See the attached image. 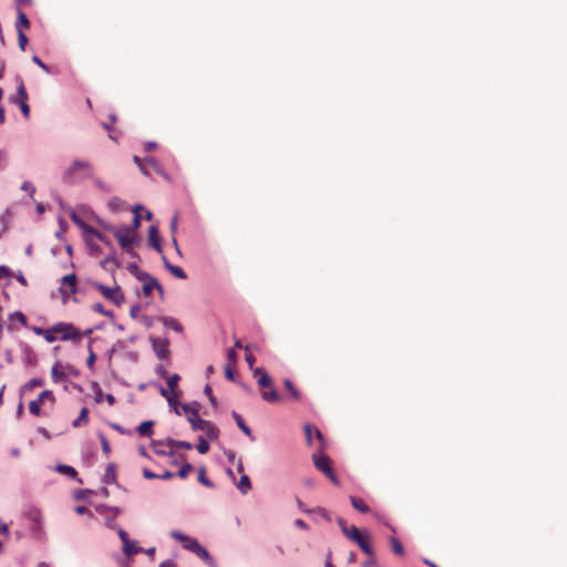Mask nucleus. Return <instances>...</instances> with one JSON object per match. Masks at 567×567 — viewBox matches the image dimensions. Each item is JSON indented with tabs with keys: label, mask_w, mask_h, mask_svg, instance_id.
<instances>
[{
	"label": "nucleus",
	"mask_w": 567,
	"mask_h": 567,
	"mask_svg": "<svg viewBox=\"0 0 567 567\" xmlns=\"http://www.w3.org/2000/svg\"><path fill=\"white\" fill-rule=\"evenodd\" d=\"M171 536L174 539L178 540L185 549L190 550L192 553L197 555L206 564H213V559L209 553L204 547H202L200 544L195 538L187 536L178 530L171 532Z\"/></svg>",
	"instance_id": "20e7f679"
},
{
	"label": "nucleus",
	"mask_w": 567,
	"mask_h": 567,
	"mask_svg": "<svg viewBox=\"0 0 567 567\" xmlns=\"http://www.w3.org/2000/svg\"><path fill=\"white\" fill-rule=\"evenodd\" d=\"M10 319L12 321L17 320L20 324H22L23 327H28V320H27V317L20 312V311H16L13 312L11 316H10Z\"/></svg>",
	"instance_id": "79ce46f5"
},
{
	"label": "nucleus",
	"mask_w": 567,
	"mask_h": 567,
	"mask_svg": "<svg viewBox=\"0 0 567 567\" xmlns=\"http://www.w3.org/2000/svg\"><path fill=\"white\" fill-rule=\"evenodd\" d=\"M71 220L83 231L85 240L89 241L90 234L93 233V227L86 224L76 213L72 212L70 215Z\"/></svg>",
	"instance_id": "dca6fc26"
},
{
	"label": "nucleus",
	"mask_w": 567,
	"mask_h": 567,
	"mask_svg": "<svg viewBox=\"0 0 567 567\" xmlns=\"http://www.w3.org/2000/svg\"><path fill=\"white\" fill-rule=\"evenodd\" d=\"M390 543H391L392 551H393L395 555L403 556V554H404V549H403L402 544L399 542V539H398V538H395V537H392V538L390 539Z\"/></svg>",
	"instance_id": "e433bc0d"
},
{
	"label": "nucleus",
	"mask_w": 567,
	"mask_h": 567,
	"mask_svg": "<svg viewBox=\"0 0 567 567\" xmlns=\"http://www.w3.org/2000/svg\"><path fill=\"white\" fill-rule=\"evenodd\" d=\"M159 567H177V566H176V564L173 560L167 559V560L163 561L159 565Z\"/></svg>",
	"instance_id": "774afa93"
},
{
	"label": "nucleus",
	"mask_w": 567,
	"mask_h": 567,
	"mask_svg": "<svg viewBox=\"0 0 567 567\" xmlns=\"http://www.w3.org/2000/svg\"><path fill=\"white\" fill-rule=\"evenodd\" d=\"M18 43H19V48L22 51H24L25 50V45L28 43V38L24 34V32H18Z\"/></svg>",
	"instance_id": "8fccbe9b"
},
{
	"label": "nucleus",
	"mask_w": 567,
	"mask_h": 567,
	"mask_svg": "<svg viewBox=\"0 0 567 567\" xmlns=\"http://www.w3.org/2000/svg\"><path fill=\"white\" fill-rule=\"evenodd\" d=\"M154 289H156L158 291L161 298L164 297V289L158 284V281L154 277L146 276L144 284H143L144 296L150 297Z\"/></svg>",
	"instance_id": "ddd939ff"
},
{
	"label": "nucleus",
	"mask_w": 567,
	"mask_h": 567,
	"mask_svg": "<svg viewBox=\"0 0 567 567\" xmlns=\"http://www.w3.org/2000/svg\"><path fill=\"white\" fill-rule=\"evenodd\" d=\"M162 322L166 328H171L176 332L183 331V326L178 322L177 319L173 317H164L162 318Z\"/></svg>",
	"instance_id": "cd10ccee"
},
{
	"label": "nucleus",
	"mask_w": 567,
	"mask_h": 567,
	"mask_svg": "<svg viewBox=\"0 0 567 567\" xmlns=\"http://www.w3.org/2000/svg\"><path fill=\"white\" fill-rule=\"evenodd\" d=\"M143 476L146 478V480H154V478H157V474L153 473L151 470L148 468H143Z\"/></svg>",
	"instance_id": "052dcab7"
},
{
	"label": "nucleus",
	"mask_w": 567,
	"mask_h": 567,
	"mask_svg": "<svg viewBox=\"0 0 567 567\" xmlns=\"http://www.w3.org/2000/svg\"><path fill=\"white\" fill-rule=\"evenodd\" d=\"M138 207H136L134 209V218H133V225L130 226L131 228H133V231L135 233V230L140 227L141 225V215L137 210Z\"/></svg>",
	"instance_id": "09e8293b"
},
{
	"label": "nucleus",
	"mask_w": 567,
	"mask_h": 567,
	"mask_svg": "<svg viewBox=\"0 0 567 567\" xmlns=\"http://www.w3.org/2000/svg\"><path fill=\"white\" fill-rule=\"evenodd\" d=\"M351 505L360 513H369L370 507L367 505V503L357 496H350Z\"/></svg>",
	"instance_id": "a878e982"
},
{
	"label": "nucleus",
	"mask_w": 567,
	"mask_h": 567,
	"mask_svg": "<svg viewBox=\"0 0 567 567\" xmlns=\"http://www.w3.org/2000/svg\"><path fill=\"white\" fill-rule=\"evenodd\" d=\"M116 482V466L115 464L111 463L106 466L105 474H104V483L110 485L114 484Z\"/></svg>",
	"instance_id": "393cba45"
},
{
	"label": "nucleus",
	"mask_w": 567,
	"mask_h": 567,
	"mask_svg": "<svg viewBox=\"0 0 567 567\" xmlns=\"http://www.w3.org/2000/svg\"><path fill=\"white\" fill-rule=\"evenodd\" d=\"M92 287L99 291L106 300L116 306H121L124 302V295L118 286L111 288L100 282H93Z\"/></svg>",
	"instance_id": "6e6552de"
},
{
	"label": "nucleus",
	"mask_w": 567,
	"mask_h": 567,
	"mask_svg": "<svg viewBox=\"0 0 567 567\" xmlns=\"http://www.w3.org/2000/svg\"><path fill=\"white\" fill-rule=\"evenodd\" d=\"M16 82H17V93L12 96L9 97V101L12 103V104H21L22 102H25L28 101L29 96H28V92H27V89H25V85H24V82H23V79L21 76H17L16 78Z\"/></svg>",
	"instance_id": "9b49d317"
},
{
	"label": "nucleus",
	"mask_w": 567,
	"mask_h": 567,
	"mask_svg": "<svg viewBox=\"0 0 567 567\" xmlns=\"http://www.w3.org/2000/svg\"><path fill=\"white\" fill-rule=\"evenodd\" d=\"M11 275V270L6 266H0V279L8 278Z\"/></svg>",
	"instance_id": "bf43d9fd"
},
{
	"label": "nucleus",
	"mask_w": 567,
	"mask_h": 567,
	"mask_svg": "<svg viewBox=\"0 0 567 567\" xmlns=\"http://www.w3.org/2000/svg\"><path fill=\"white\" fill-rule=\"evenodd\" d=\"M167 402L169 403V405H173L175 408V411L177 414H179L176 405H177V400H178V395L177 396H174V394H169V396H167Z\"/></svg>",
	"instance_id": "6e6d98bb"
},
{
	"label": "nucleus",
	"mask_w": 567,
	"mask_h": 567,
	"mask_svg": "<svg viewBox=\"0 0 567 567\" xmlns=\"http://www.w3.org/2000/svg\"><path fill=\"white\" fill-rule=\"evenodd\" d=\"M93 174L92 164L87 161H74L64 172L63 181L68 184L78 183L84 178H91Z\"/></svg>",
	"instance_id": "7ed1b4c3"
},
{
	"label": "nucleus",
	"mask_w": 567,
	"mask_h": 567,
	"mask_svg": "<svg viewBox=\"0 0 567 567\" xmlns=\"http://www.w3.org/2000/svg\"><path fill=\"white\" fill-rule=\"evenodd\" d=\"M234 420L236 421L238 427L247 435L249 436L251 440H252V432L251 430L246 425V423L244 422L243 417L240 414H238L237 412H233L231 413Z\"/></svg>",
	"instance_id": "c85d7f7f"
},
{
	"label": "nucleus",
	"mask_w": 567,
	"mask_h": 567,
	"mask_svg": "<svg viewBox=\"0 0 567 567\" xmlns=\"http://www.w3.org/2000/svg\"><path fill=\"white\" fill-rule=\"evenodd\" d=\"M29 28H30V22H29L27 14L23 11L19 10L18 19L16 22L17 32H24V30H27Z\"/></svg>",
	"instance_id": "4be33fe9"
},
{
	"label": "nucleus",
	"mask_w": 567,
	"mask_h": 567,
	"mask_svg": "<svg viewBox=\"0 0 567 567\" xmlns=\"http://www.w3.org/2000/svg\"><path fill=\"white\" fill-rule=\"evenodd\" d=\"M204 392H205V394L207 395V398H208V400H209L210 404H212L213 406H215V408H216V406H217V400H216V398H215V396H214V394H213V390H212L210 385H208V384H207V385L204 388Z\"/></svg>",
	"instance_id": "de8ad7c7"
},
{
	"label": "nucleus",
	"mask_w": 567,
	"mask_h": 567,
	"mask_svg": "<svg viewBox=\"0 0 567 567\" xmlns=\"http://www.w3.org/2000/svg\"><path fill=\"white\" fill-rule=\"evenodd\" d=\"M37 336H42L47 342L52 343L56 340L80 342L82 336L79 329L70 322H58L50 328L40 327L30 328Z\"/></svg>",
	"instance_id": "f257e3e1"
},
{
	"label": "nucleus",
	"mask_w": 567,
	"mask_h": 567,
	"mask_svg": "<svg viewBox=\"0 0 567 567\" xmlns=\"http://www.w3.org/2000/svg\"><path fill=\"white\" fill-rule=\"evenodd\" d=\"M226 357H227V361H228L227 364L235 365L237 363L238 354L235 349H228Z\"/></svg>",
	"instance_id": "49530a36"
},
{
	"label": "nucleus",
	"mask_w": 567,
	"mask_h": 567,
	"mask_svg": "<svg viewBox=\"0 0 567 567\" xmlns=\"http://www.w3.org/2000/svg\"><path fill=\"white\" fill-rule=\"evenodd\" d=\"M118 537L121 538L122 543H123V553L131 557L133 555H136L137 554V550H130V539H128V534L124 530V529H120L118 530Z\"/></svg>",
	"instance_id": "aec40b11"
},
{
	"label": "nucleus",
	"mask_w": 567,
	"mask_h": 567,
	"mask_svg": "<svg viewBox=\"0 0 567 567\" xmlns=\"http://www.w3.org/2000/svg\"><path fill=\"white\" fill-rule=\"evenodd\" d=\"M92 237L99 239L106 246L112 247L111 240L105 235H103L102 233L96 230L95 228L93 229V233L90 234V238H92Z\"/></svg>",
	"instance_id": "58836bf2"
},
{
	"label": "nucleus",
	"mask_w": 567,
	"mask_h": 567,
	"mask_svg": "<svg viewBox=\"0 0 567 567\" xmlns=\"http://www.w3.org/2000/svg\"><path fill=\"white\" fill-rule=\"evenodd\" d=\"M254 374L256 377H258L257 383L262 389L261 398L266 402H270V403L278 402L280 396H279L278 392L274 389L272 379L268 375V373L261 368H256L254 370Z\"/></svg>",
	"instance_id": "39448f33"
},
{
	"label": "nucleus",
	"mask_w": 567,
	"mask_h": 567,
	"mask_svg": "<svg viewBox=\"0 0 567 567\" xmlns=\"http://www.w3.org/2000/svg\"><path fill=\"white\" fill-rule=\"evenodd\" d=\"M163 260L165 262V266L166 268L169 270V272L172 275H174L176 278L178 279H186L187 278V275L186 272L184 271V269L179 266H174L172 264H169L165 257H163Z\"/></svg>",
	"instance_id": "b1692460"
},
{
	"label": "nucleus",
	"mask_w": 567,
	"mask_h": 567,
	"mask_svg": "<svg viewBox=\"0 0 567 567\" xmlns=\"http://www.w3.org/2000/svg\"><path fill=\"white\" fill-rule=\"evenodd\" d=\"M153 422L144 421L137 426V432L142 436H151L153 434Z\"/></svg>",
	"instance_id": "c756f323"
},
{
	"label": "nucleus",
	"mask_w": 567,
	"mask_h": 567,
	"mask_svg": "<svg viewBox=\"0 0 567 567\" xmlns=\"http://www.w3.org/2000/svg\"><path fill=\"white\" fill-rule=\"evenodd\" d=\"M176 447H181V449H186V450H192L193 449V444L189 443V442H186V441H178L176 443Z\"/></svg>",
	"instance_id": "69168bd1"
},
{
	"label": "nucleus",
	"mask_w": 567,
	"mask_h": 567,
	"mask_svg": "<svg viewBox=\"0 0 567 567\" xmlns=\"http://www.w3.org/2000/svg\"><path fill=\"white\" fill-rule=\"evenodd\" d=\"M106 228L112 229L115 238L117 239V241L124 250L128 251L132 249L135 238V233L133 231V228L126 226L117 228Z\"/></svg>",
	"instance_id": "1a4fd4ad"
},
{
	"label": "nucleus",
	"mask_w": 567,
	"mask_h": 567,
	"mask_svg": "<svg viewBox=\"0 0 567 567\" xmlns=\"http://www.w3.org/2000/svg\"><path fill=\"white\" fill-rule=\"evenodd\" d=\"M353 543H355L367 556H373V547L368 533H362Z\"/></svg>",
	"instance_id": "2eb2a0df"
},
{
	"label": "nucleus",
	"mask_w": 567,
	"mask_h": 567,
	"mask_svg": "<svg viewBox=\"0 0 567 567\" xmlns=\"http://www.w3.org/2000/svg\"><path fill=\"white\" fill-rule=\"evenodd\" d=\"M95 360H96V355H95V353H94L92 350H90V355H89V358H87V360H86V364H87V367H89L90 369H92V368H93Z\"/></svg>",
	"instance_id": "680f3d73"
},
{
	"label": "nucleus",
	"mask_w": 567,
	"mask_h": 567,
	"mask_svg": "<svg viewBox=\"0 0 567 567\" xmlns=\"http://www.w3.org/2000/svg\"><path fill=\"white\" fill-rule=\"evenodd\" d=\"M51 378L54 383L62 382L66 379L64 368L61 362H55L51 369Z\"/></svg>",
	"instance_id": "f3484780"
},
{
	"label": "nucleus",
	"mask_w": 567,
	"mask_h": 567,
	"mask_svg": "<svg viewBox=\"0 0 567 567\" xmlns=\"http://www.w3.org/2000/svg\"><path fill=\"white\" fill-rule=\"evenodd\" d=\"M42 385H44V380L42 378H32L21 388L20 392L23 394Z\"/></svg>",
	"instance_id": "5701e85b"
},
{
	"label": "nucleus",
	"mask_w": 567,
	"mask_h": 567,
	"mask_svg": "<svg viewBox=\"0 0 567 567\" xmlns=\"http://www.w3.org/2000/svg\"><path fill=\"white\" fill-rule=\"evenodd\" d=\"M225 378L229 381H234L235 380V374H234V370H233V365L230 364H226L225 365Z\"/></svg>",
	"instance_id": "603ef678"
},
{
	"label": "nucleus",
	"mask_w": 567,
	"mask_h": 567,
	"mask_svg": "<svg viewBox=\"0 0 567 567\" xmlns=\"http://www.w3.org/2000/svg\"><path fill=\"white\" fill-rule=\"evenodd\" d=\"M148 244L157 251H162L159 233L156 226H151L148 229Z\"/></svg>",
	"instance_id": "a211bd4d"
},
{
	"label": "nucleus",
	"mask_w": 567,
	"mask_h": 567,
	"mask_svg": "<svg viewBox=\"0 0 567 567\" xmlns=\"http://www.w3.org/2000/svg\"><path fill=\"white\" fill-rule=\"evenodd\" d=\"M134 162L137 164L140 169L145 174L150 175L151 171H154L158 174H163L162 167L154 157H146L144 159L134 156Z\"/></svg>",
	"instance_id": "9d476101"
},
{
	"label": "nucleus",
	"mask_w": 567,
	"mask_h": 567,
	"mask_svg": "<svg viewBox=\"0 0 567 567\" xmlns=\"http://www.w3.org/2000/svg\"><path fill=\"white\" fill-rule=\"evenodd\" d=\"M198 482L202 483L203 485L207 486V487H213V483L212 481H209L206 476V470L205 467H202L199 471H198Z\"/></svg>",
	"instance_id": "37998d69"
},
{
	"label": "nucleus",
	"mask_w": 567,
	"mask_h": 567,
	"mask_svg": "<svg viewBox=\"0 0 567 567\" xmlns=\"http://www.w3.org/2000/svg\"><path fill=\"white\" fill-rule=\"evenodd\" d=\"M315 436H316V441H317V443H315V445H313L317 449L316 452H324L326 441H324L323 434L321 433V431L319 429H315Z\"/></svg>",
	"instance_id": "473e14b6"
},
{
	"label": "nucleus",
	"mask_w": 567,
	"mask_h": 567,
	"mask_svg": "<svg viewBox=\"0 0 567 567\" xmlns=\"http://www.w3.org/2000/svg\"><path fill=\"white\" fill-rule=\"evenodd\" d=\"M32 61H33L37 65H39L43 71H45L47 73H49V72H50L49 66H48V65H47V64H45V63H44V62H43L39 56L34 55V56L32 58Z\"/></svg>",
	"instance_id": "5fc2aeb1"
},
{
	"label": "nucleus",
	"mask_w": 567,
	"mask_h": 567,
	"mask_svg": "<svg viewBox=\"0 0 567 567\" xmlns=\"http://www.w3.org/2000/svg\"><path fill=\"white\" fill-rule=\"evenodd\" d=\"M193 471H194L193 465H192V464H189V463H186V464H184V465L181 467V470L178 471L177 475H178L182 480H184V478H186V477L189 475V473H192Z\"/></svg>",
	"instance_id": "c03bdc74"
},
{
	"label": "nucleus",
	"mask_w": 567,
	"mask_h": 567,
	"mask_svg": "<svg viewBox=\"0 0 567 567\" xmlns=\"http://www.w3.org/2000/svg\"><path fill=\"white\" fill-rule=\"evenodd\" d=\"M237 487L243 494H246L248 491L251 489V482H250V478L248 477V475L243 474L240 476Z\"/></svg>",
	"instance_id": "2f4dec72"
},
{
	"label": "nucleus",
	"mask_w": 567,
	"mask_h": 567,
	"mask_svg": "<svg viewBox=\"0 0 567 567\" xmlns=\"http://www.w3.org/2000/svg\"><path fill=\"white\" fill-rule=\"evenodd\" d=\"M377 560L373 556H368V559L362 564V567H375Z\"/></svg>",
	"instance_id": "4d7b16f0"
},
{
	"label": "nucleus",
	"mask_w": 567,
	"mask_h": 567,
	"mask_svg": "<svg viewBox=\"0 0 567 567\" xmlns=\"http://www.w3.org/2000/svg\"><path fill=\"white\" fill-rule=\"evenodd\" d=\"M21 189H22V190H25V192H29V193H30V195H32V194L34 193V190H35V189H34V187L32 186V184H31V183H29V182H24V183L22 184V186H21Z\"/></svg>",
	"instance_id": "0e129e2a"
},
{
	"label": "nucleus",
	"mask_w": 567,
	"mask_h": 567,
	"mask_svg": "<svg viewBox=\"0 0 567 567\" xmlns=\"http://www.w3.org/2000/svg\"><path fill=\"white\" fill-rule=\"evenodd\" d=\"M151 341H152L153 349L159 359H165L168 357L169 350H168V341L166 339L152 338Z\"/></svg>",
	"instance_id": "4468645a"
},
{
	"label": "nucleus",
	"mask_w": 567,
	"mask_h": 567,
	"mask_svg": "<svg viewBox=\"0 0 567 567\" xmlns=\"http://www.w3.org/2000/svg\"><path fill=\"white\" fill-rule=\"evenodd\" d=\"M177 224H178V215L175 214L171 220V225H169V228H171V231L174 234L177 229Z\"/></svg>",
	"instance_id": "e2e57ef3"
},
{
	"label": "nucleus",
	"mask_w": 567,
	"mask_h": 567,
	"mask_svg": "<svg viewBox=\"0 0 567 567\" xmlns=\"http://www.w3.org/2000/svg\"><path fill=\"white\" fill-rule=\"evenodd\" d=\"M312 461L318 471L327 475L332 484L339 486L340 482L331 466V458L324 454V452H316L312 455Z\"/></svg>",
	"instance_id": "0eeeda50"
},
{
	"label": "nucleus",
	"mask_w": 567,
	"mask_h": 567,
	"mask_svg": "<svg viewBox=\"0 0 567 567\" xmlns=\"http://www.w3.org/2000/svg\"><path fill=\"white\" fill-rule=\"evenodd\" d=\"M78 290V277L74 274L65 275L61 279V292L75 293Z\"/></svg>",
	"instance_id": "f8f14e48"
},
{
	"label": "nucleus",
	"mask_w": 567,
	"mask_h": 567,
	"mask_svg": "<svg viewBox=\"0 0 567 567\" xmlns=\"http://www.w3.org/2000/svg\"><path fill=\"white\" fill-rule=\"evenodd\" d=\"M179 380H181V377L176 373L167 378L168 389L171 390L172 394H174V396H177L176 388H177Z\"/></svg>",
	"instance_id": "f704fd0d"
},
{
	"label": "nucleus",
	"mask_w": 567,
	"mask_h": 567,
	"mask_svg": "<svg viewBox=\"0 0 567 567\" xmlns=\"http://www.w3.org/2000/svg\"><path fill=\"white\" fill-rule=\"evenodd\" d=\"M18 105H19V107H20V110H21V112H22L23 116H24L25 118H29V117H30V106H29V104H28V101L22 102L21 104H18Z\"/></svg>",
	"instance_id": "864d4df0"
},
{
	"label": "nucleus",
	"mask_w": 567,
	"mask_h": 567,
	"mask_svg": "<svg viewBox=\"0 0 567 567\" xmlns=\"http://www.w3.org/2000/svg\"><path fill=\"white\" fill-rule=\"evenodd\" d=\"M245 360H246L248 367L250 368V370L254 371L256 369V368H254L255 357L247 352L245 355Z\"/></svg>",
	"instance_id": "13d9d810"
},
{
	"label": "nucleus",
	"mask_w": 567,
	"mask_h": 567,
	"mask_svg": "<svg viewBox=\"0 0 567 567\" xmlns=\"http://www.w3.org/2000/svg\"><path fill=\"white\" fill-rule=\"evenodd\" d=\"M100 437H101V445H102V450H103V452H104L105 456H106V457H109L110 452H111L110 444H109V442H107L106 437H105L103 434H101V436H100Z\"/></svg>",
	"instance_id": "3c124183"
},
{
	"label": "nucleus",
	"mask_w": 567,
	"mask_h": 567,
	"mask_svg": "<svg viewBox=\"0 0 567 567\" xmlns=\"http://www.w3.org/2000/svg\"><path fill=\"white\" fill-rule=\"evenodd\" d=\"M315 429L316 427H313L310 424H305V426H303V431H305V434H306V440H307L308 445H310V446L315 445L313 436H312L315 434Z\"/></svg>",
	"instance_id": "4c0bfd02"
},
{
	"label": "nucleus",
	"mask_w": 567,
	"mask_h": 567,
	"mask_svg": "<svg viewBox=\"0 0 567 567\" xmlns=\"http://www.w3.org/2000/svg\"><path fill=\"white\" fill-rule=\"evenodd\" d=\"M37 401L41 405L49 403L51 406H53L55 404V396L51 390H44L38 395Z\"/></svg>",
	"instance_id": "412c9836"
},
{
	"label": "nucleus",
	"mask_w": 567,
	"mask_h": 567,
	"mask_svg": "<svg viewBox=\"0 0 567 567\" xmlns=\"http://www.w3.org/2000/svg\"><path fill=\"white\" fill-rule=\"evenodd\" d=\"M29 411L32 415L40 416L41 415V404H39L37 400L30 401Z\"/></svg>",
	"instance_id": "a18cd8bd"
},
{
	"label": "nucleus",
	"mask_w": 567,
	"mask_h": 567,
	"mask_svg": "<svg viewBox=\"0 0 567 567\" xmlns=\"http://www.w3.org/2000/svg\"><path fill=\"white\" fill-rule=\"evenodd\" d=\"M196 449L198 453L206 454L209 451V443L203 436H199Z\"/></svg>",
	"instance_id": "ea45409f"
},
{
	"label": "nucleus",
	"mask_w": 567,
	"mask_h": 567,
	"mask_svg": "<svg viewBox=\"0 0 567 567\" xmlns=\"http://www.w3.org/2000/svg\"><path fill=\"white\" fill-rule=\"evenodd\" d=\"M56 471L61 474H65V475L72 477V478H75L78 475V472L75 471V468L70 465H62V464L58 465Z\"/></svg>",
	"instance_id": "c9c22d12"
},
{
	"label": "nucleus",
	"mask_w": 567,
	"mask_h": 567,
	"mask_svg": "<svg viewBox=\"0 0 567 567\" xmlns=\"http://www.w3.org/2000/svg\"><path fill=\"white\" fill-rule=\"evenodd\" d=\"M103 400H105L109 403V405H114L115 403V398L113 394H104L102 389L97 384H95L94 401L96 403H101L103 402Z\"/></svg>",
	"instance_id": "6ab92c4d"
},
{
	"label": "nucleus",
	"mask_w": 567,
	"mask_h": 567,
	"mask_svg": "<svg viewBox=\"0 0 567 567\" xmlns=\"http://www.w3.org/2000/svg\"><path fill=\"white\" fill-rule=\"evenodd\" d=\"M362 533L358 527L354 525L350 527H343V535L350 539L351 542H354Z\"/></svg>",
	"instance_id": "7c9ffc66"
},
{
	"label": "nucleus",
	"mask_w": 567,
	"mask_h": 567,
	"mask_svg": "<svg viewBox=\"0 0 567 567\" xmlns=\"http://www.w3.org/2000/svg\"><path fill=\"white\" fill-rule=\"evenodd\" d=\"M284 385L287 389V391L290 393L291 398L296 401L300 400V392L296 386L292 384V382L289 379H286L284 381Z\"/></svg>",
	"instance_id": "72a5a7b5"
},
{
	"label": "nucleus",
	"mask_w": 567,
	"mask_h": 567,
	"mask_svg": "<svg viewBox=\"0 0 567 567\" xmlns=\"http://www.w3.org/2000/svg\"><path fill=\"white\" fill-rule=\"evenodd\" d=\"M87 423H89V409L84 406L81 409L78 419H75L73 421L72 425L74 427H80V426L86 425Z\"/></svg>",
	"instance_id": "bb28decb"
},
{
	"label": "nucleus",
	"mask_w": 567,
	"mask_h": 567,
	"mask_svg": "<svg viewBox=\"0 0 567 567\" xmlns=\"http://www.w3.org/2000/svg\"><path fill=\"white\" fill-rule=\"evenodd\" d=\"M254 374L256 377H258L257 383L262 389L261 398L266 402H270V403L278 402L280 396H279L278 392L274 389L272 379L268 375V373L261 368H256L254 370Z\"/></svg>",
	"instance_id": "423d86ee"
},
{
	"label": "nucleus",
	"mask_w": 567,
	"mask_h": 567,
	"mask_svg": "<svg viewBox=\"0 0 567 567\" xmlns=\"http://www.w3.org/2000/svg\"><path fill=\"white\" fill-rule=\"evenodd\" d=\"M174 476V474L169 471H165L162 475H158L157 478L159 480H171Z\"/></svg>",
	"instance_id": "338daca9"
},
{
	"label": "nucleus",
	"mask_w": 567,
	"mask_h": 567,
	"mask_svg": "<svg viewBox=\"0 0 567 567\" xmlns=\"http://www.w3.org/2000/svg\"><path fill=\"white\" fill-rule=\"evenodd\" d=\"M198 403L184 404L182 406L184 413L187 416V421L190 423V426L194 431H203L206 433L209 440H217L219 435V430L212 422L203 420L199 416L198 412Z\"/></svg>",
	"instance_id": "f03ea898"
},
{
	"label": "nucleus",
	"mask_w": 567,
	"mask_h": 567,
	"mask_svg": "<svg viewBox=\"0 0 567 567\" xmlns=\"http://www.w3.org/2000/svg\"><path fill=\"white\" fill-rule=\"evenodd\" d=\"M92 310L96 313L103 315L105 317H113L112 311L105 310L104 306L101 302H96L92 306Z\"/></svg>",
	"instance_id": "a19ab883"
}]
</instances>
